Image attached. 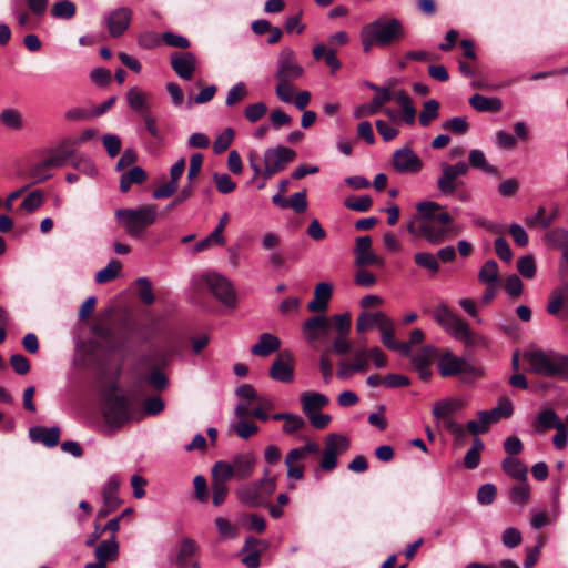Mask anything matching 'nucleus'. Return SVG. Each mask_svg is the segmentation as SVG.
<instances>
[{
    "instance_id": "nucleus-1",
    "label": "nucleus",
    "mask_w": 568,
    "mask_h": 568,
    "mask_svg": "<svg viewBox=\"0 0 568 568\" xmlns=\"http://www.w3.org/2000/svg\"><path fill=\"white\" fill-rule=\"evenodd\" d=\"M303 74L304 68L298 63L295 52L288 47L283 48L278 53L274 74L277 81L275 93L282 102L293 103L294 82L300 80Z\"/></svg>"
},
{
    "instance_id": "nucleus-2",
    "label": "nucleus",
    "mask_w": 568,
    "mask_h": 568,
    "mask_svg": "<svg viewBox=\"0 0 568 568\" xmlns=\"http://www.w3.org/2000/svg\"><path fill=\"white\" fill-rule=\"evenodd\" d=\"M405 37L403 23L396 19H377L362 30L363 50L368 52L374 45L388 47Z\"/></svg>"
},
{
    "instance_id": "nucleus-3",
    "label": "nucleus",
    "mask_w": 568,
    "mask_h": 568,
    "mask_svg": "<svg viewBox=\"0 0 568 568\" xmlns=\"http://www.w3.org/2000/svg\"><path fill=\"white\" fill-rule=\"evenodd\" d=\"M114 215L131 237L140 239L146 229L155 223L158 212L155 204H144L135 209H118Z\"/></svg>"
},
{
    "instance_id": "nucleus-4",
    "label": "nucleus",
    "mask_w": 568,
    "mask_h": 568,
    "mask_svg": "<svg viewBox=\"0 0 568 568\" xmlns=\"http://www.w3.org/2000/svg\"><path fill=\"white\" fill-rule=\"evenodd\" d=\"M131 400L119 394V386L112 383L103 394V416L105 420L115 427H120L132 418Z\"/></svg>"
},
{
    "instance_id": "nucleus-5",
    "label": "nucleus",
    "mask_w": 568,
    "mask_h": 568,
    "mask_svg": "<svg viewBox=\"0 0 568 568\" xmlns=\"http://www.w3.org/2000/svg\"><path fill=\"white\" fill-rule=\"evenodd\" d=\"M140 363L145 368L140 375L141 382L158 392H162L169 386V378L163 372L170 363L169 354L162 351H155L143 355L140 358Z\"/></svg>"
},
{
    "instance_id": "nucleus-6",
    "label": "nucleus",
    "mask_w": 568,
    "mask_h": 568,
    "mask_svg": "<svg viewBox=\"0 0 568 568\" xmlns=\"http://www.w3.org/2000/svg\"><path fill=\"white\" fill-rule=\"evenodd\" d=\"M268 475L270 470L266 468L262 479L240 487L236 491L239 500L248 507H262L266 505V501L274 494L276 488L275 478Z\"/></svg>"
},
{
    "instance_id": "nucleus-7",
    "label": "nucleus",
    "mask_w": 568,
    "mask_h": 568,
    "mask_svg": "<svg viewBox=\"0 0 568 568\" xmlns=\"http://www.w3.org/2000/svg\"><path fill=\"white\" fill-rule=\"evenodd\" d=\"M437 369L444 378L459 376L464 382L468 378H477L483 374L479 367L450 351H445L438 356Z\"/></svg>"
},
{
    "instance_id": "nucleus-8",
    "label": "nucleus",
    "mask_w": 568,
    "mask_h": 568,
    "mask_svg": "<svg viewBox=\"0 0 568 568\" xmlns=\"http://www.w3.org/2000/svg\"><path fill=\"white\" fill-rule=\"evenodd\" d=\"M418 213V235L425 237L432 244H439L445 240L447 227L437 226L433 219V212L443 209L440 204L433 201H423L416 206Z\"/></svg>"
},
{
    "instance_id": "nucleus-9",
    "label": "nucleus",
    "mask_w": 568,
    "mask_h": 568,
    "mask_svg": "<svg viewBox=\"0 0 568 568\" xmlns=\"http://www.w3.org/2000/svg\"><path fill=\"white\" fill-rule=\"evenodd\" d=\"M532 372L548 377L562 375L568 371V357L556 355L548 356L545 352L538 349L525 354Z\"/></svg>"
},
{
    "instance_id": "nucleus-10",
    "label": "nucleus",
    "mask_w": 568,
    "mask_h": 568,
    "mask_svg": "<svg viewBox=\"0 0 568 568\" xmlns=\"http://www.w3.org/2000/svg\"><path fill=\"white\" fill-rule=\"evenodd\" d=\"M197 285L205 286L223 305L235 307L236 293L232 283L225 276L215 272H207L200 277Z\"/></svg>"
},
{
    "instance_id": "nucleus-11",
    "label": "nucleus",
    "mask_w": 568,
    "mask_h": 568,
    "mask_svg": "<svg viewBox=\"0 0 568 568\" xmlns=\"http://www.w3.org/2000/svg\"><path fill=\"white\" fill-rule=\"evenodd\" d=\"M349 439L341 434L331 433L324 439V449L320 460V469L333 471L338 465V457L349 449Z\"/></svg>"
},
{
    "instance_id": "nucleus-12",
    "label": "nucleus",
    "mask_w": 568,
    "mask_h": 568,
    "mask_svg": "<svg viewBox=\"0 0 568 568\" xmlns=\"http://www.w3.org/2000/svg\"><path fill=\"white\" fill-rule=\"evenodd\" d=\"M295 158L296 152L284 145L266 149L263 155V180L267 181L284 171Z\"/></svg>"
},
{
    "instance_id": "nucleus-13",
    "label": "nucleus",
    "mask_w": 568,
    "mask_h": 568,
    "mask_svg": "<svg viewBox=\"0 0 568 568\" xmlns=\"http://www.w3.org/2000/svg\"><path fill=\"white\" fill-rule=\"evenodd\" d=\"M321 453V446L315 440H307L305 445L291 449L285 456L286 476L290 479L301 480L304 478L305 465L300 462L310 454Z\"/></svg>"
},
{
    "instance_id": "nucleus-14",
    "label": "nucleus",
    "mask_w": 568,
    "mask_h": 568,
    "mask_svg": "<svg viewBox=\"0 0 568 568\" xmlns=\"http://www.w3.org/2000/svg\"><path fill=\"white\" fill-rule=\"evenodd\" d=\"M462 406L463 405L460 402L442 399L438 400L433 407L434 417L436 419H442L445 428L458 440H462L466 436V430L463 425L452 419L450 415L459 410Z\"/></svg>"
},
{
    "instance_id": "nucleus-15",
    "label": "nucleus",
    "mask_w": 568,
    "mask_h": 568,
    "mask_svg": "<svg viewBox=\"0 0 568 568\" xmlns=\"http://www.w3.org/2000/svg\"><path fill=\"white\" fill-rule=\"evenodd\" d=\"M329 332L331 321L325 315L312 316L302 324L304 339L315 349L326 342Z\"/></svg>"
},
{
    "instance_id": "nucleus-16",
    "label": "nucleus",
    "mask_w": 568,
    "mask_h": 568,
    "mask_svg": "<svg viewBox=\"0 0 568 568\" xmlns=\"http://www.w3.org/2000/svg\"><path fill=\"white\" fill-rule=\"evenodd\" d=\"M392 164L402 174H416L424 165L422 159L409 146L396 150L392 158Z\"/></svg>"
},
{
    "instance_id": "nucleus-17",
    "label": "nucleus",
    "mask_w": 568,
    "mask_h": 568,
    "mask_svg": "<svg viewBox=\"0 0 568 568\" xmlns=\"http://www.w3.org/2000/svg\"><path fill=\"white\" fill-rule=\"evenodd\" d=\"M270 377L276 382L291 383L294 379V356L284 349L274 359L270 368Z\"/></svg>"
},
{
    "instance_id": "nucleus-18",
    "label": "nucleus",
    "mask_w": 568,
    "mask_h": 568,
    "mask_svg": "<svg viewBox=\"0 0 568 568\" xmlns=\"http://www.w3.org/2000/svg\"><path fill=\"white\" fill-rule=\"evenodd\" d=\"M546 311L558 320H568V283H560L550 292Z\"/></svg>"
},
{
    "instance_id": "nucleus-19",
    "label": "nucleus",
    "mask_w": 568,
    "mask_h": 568,
    "mask_svg": "<svg viewBox=\"0 0 568 568\" xmlns=\"http://www.w3.org/2000/svg\"><path fill=\"white\" fill-rule=\"evenodd\" d=\"M197 59L190 51H176L170 57L173 71L183 80H191L196 69Z\"/></svg>"
},
{
    "instance_id": "nucleus-20",
    "label": "nucleus",
    "mask_w": 568,
    "mask_h": 568,
    "mask_svg": "<svg viewBox=\"0 0 568 568\" xmlns=\"http://www.w3.org/2000/svg\"><path fill=\"white\" fill-rule=\"evenodd\" d=\"M437 349L430 345L423 346L417 354L412 356V364L414 368L418 372L419 378L424 382L429 381L432 377V371L429 369V365L432 362L437 358Z\"/></svg>"
},
{
    "instance_id": "nucleus-21",
    "label": "nucleus",
    "mask_w": 568,
    "mask_h": 568,
    "mask_svg": "<svg viewBox=\"0 0 568 568\" xmlns=\"http://www.w3.org/2000/svg\"><path fill=\"white\" fill-rule=\"evenodd\" d=\"M131 19L132 11L128 7H121L112 11L106 19L110 34L114 38L121 37L129 28Z\"/></svg>"
},
{
    "instance_id": "nucleus-22",
    "label": "nucleus",
    "mask_w": 568,
    "mask_h": 568,
    "mask_svg": "<svg viewBox=\"0 0 568 568\" xmlns=\"http://www.w3.org/2000/svg\"><path fill=\"white\" fill-rule=\"evenodd\" d=\"M514 413L513 403L508 397H501L498 405L490 410H480L478 413L479 423L490 425L501 418H509Z\"/></svg>"
},
{
    "instance_id": "nucleus-23",
    "label": "nucleus",
    "mask_w": 568,
    "mask_h": 568,
    "mask_svg": "<svg viewBox=\"0 0 568 568\" xmlns=\"http://www.w3.org/2000/svg\"><path fill=\"white\" fill-rule=\"evenodd\" d=\"M379 331L382 343L386 348L399 352L406 357L410 356L409 344L395 338L394 323L390 318H388L387 323H385Z\"/></svg>"
},
{
    "instance_id": "nucleus-24",
    "label": "nucleus",
    "mask_w": 568,
    "mask_h": 568,
    "mask_svg": "<svg viewBox=\"0 0 568 568\" xmlns=\"http://www.w3.org/2000/svg\"><path fill=\"white\" fill-rule=\"evenodd\" d=\"M332 294L333 285L331 283H318L314 290V298L307 304V310L312 313H324L328 307Z\"/></svg>"
},
{
    "instance_id": "nucleus-25",
    "label": "nucleus",
    "mask_w": 568,
    "mask_h": 568,
    "mask_svg": "<svg viewBox=\"0 0 568 568\" xmlns=\"http://www.w3.org/2000/svg\"><path fill=\"white\" fill-rule=\"evenodd\" d=\"M29 437L34 443H41L45 447L52 448L59 444L60 428L57 426L50 428L34 426L29 429Z\"/></svg>"
},
{
    "instance_id": "nucleus-26",
    "label": "nucleus",
    "mask_w": 568,
    "mask_h": 568,
    "mask_svg": "<svg viewBox=\"0 0 568 568\" xmlns=\"http://www.w3.org/2000/svg\"><path fill=\"white\" fill-rule=\"evenodd\" d=\"M442 174L437 180V189L445 196L454 195L460 186H464V181L459 180V178L447 169V166L442 163L440 164Z\"/></svg>"
},
{
    "instance_id": "nucleus-27",
    "label": "nucleus",
    "mask_w": 568,
    "mask_h": 568,
    "mask_svg": "<svg viewBox=\"0 0 568 568\" xmlns=\"http://www.w3.org/2000/svg\"><path fill=\"white\" fill-rule=\"evenodd\" d=\"M266 546V544L253 536H250L245 539L244 546L241 550V554H246L242 557V562L247 568H258L261 565V550L256 549L258 546Z\"/></svg>"
},
{
    "instance_id": "nucleus-28",
    "label": "nucleus",
    "mask_w": 568,
    "mask_h": 568,
    "mask_svg": "<svg viewBox=\"0 0 568 568\" xmlns=\"http://www.w3.org/2000/svg\"><path fill=\"white\" fill-rule=\"evenodd\" d=\"M281 347V341L273 334L262 333L258 342L251 348V353L255 356L267 357Z\"/></svg>"
},
{
    "instance_id": "nucleus-29",
    "label": "nucleus",
    "mask_w": 568,
    "mask_h": 568,
    "mask_svg": "<svg viewBox=\"0 0 568 568\" xmlns=\"http://www.w3.org/2000/svg\"><path fill=\"white\" fill-rule=\"evenodd\" d=\"M388 316L384 314L383 312H362L356 321V329L358 333H365L375 326L378 327V329L385 325L388 321Z\"/></svg>"
},
{
    "instance_id": "nucleus-30",
    "label": "nucleus",
    "mask_w": 568,
    "mask_h": 568,
    "mask_svg": "<svg viewBox=\"0 0 568 568\" xmlns=\"http://www.w3.org/2000/svg\"><path fill=\"white\" fill-rule=\"evenodd\" d=\"M255 457L250 454H239L236 455L233 460L231 462V465L234 467V475L236 479H246L248 478L255 467Z\"/></svg>"
},
{
    "instance_id": "nucleus-31",
    "label": "nucleus",
    "mask_w": 568,
    "mask_h": 568,
    "mask_svg": "<svg viewBox=\"0 0 568 568\" xmlns=\"http://www.w3.org/2000/svg\"><path fill=\"white\" fill-rule=\"evenodd\" d=\"M100 566H106L108 562L115 561L119 556V544L114 537L110 540H102L94 551Z\"/></svg>"
},
{
    "instance_id": "nucleus-32",
    "label": "nucleus",
    "mask_w": 568,
    "mask_h": 568,
    "mask_svg": "<svg viewBox=\"0 0 568 568\" xmlns=\"http://www.w3.org/2000/svg\"><path fill=\"white\" fill-rule=\"evenodd\" d=\"M302 408L305 415L315 413L329 403L326 395L316 392H305L301 395Z\"/></svg>"
},
{
    "instance_id": "nucleus-33",
    "label": "nucleus",
    "mask_w": 568,
    "mask_h": 568,
    "mask_svg": "<svg viewBox=\"0 0 568 568\" xmlns=\"http://www.w3.org/2000/svg\"><path fill=\"white\" fill-rule=\"evenodd\" d=\"M74 153L75 146L72 144L71 140H64L58 145L54 152L48 156L47 164H51L54 168L62 166L74 156Z\"/></svg>"
},
{
    "instance_id": "nucleus-34",
    "label": "nucleus",
    "mask_w": 568,
    "mask_h": 568,
    "mask_svg": "<svg viewBox=\"0 0 568 568\" xmlns=\"http://www.w3.org/2000/svg\"><path fill=\"white\" fill-rule=\"evenodd\" d=\"M469 104L478 112H499L503 108V102L496 97H485L476 93L469 99Z\"/></svg>"
},
{
    "instance_id": "nucleus-35",
    "label": "nucleus",
    "mask_w": 568,
    "mask_h": 568,
    "mask_svg": "<svg viewBox=\"0 0 568 568\" xmlns=\"http://www.w3.org/2000/svg\"><path fill=\"white\" fill-rule=\"evenodd\" d=\"M148 175L141 166H132L120 176V191L126 193L133 184H142Z\"/></svg>"
},
{
    "instance_id": "nucleus-36",
    "label": "nucleus",
    "mask_w": 568,
    "mask_h": 568,
    "mask_svg": "<svg viewBox=\"0 0 568 568\" xmlns=\"http://www.w3.org/2000/svg\"><path fill=\"white\" fill-rule=\"evenodd\" d=\"M313 57L316 61L324 60L325 64L331 68L332 72L341 69L342 64L336 55L334 49H327L325 44L321 43L313 48Z\"/></svg>"
},
{
    "instance_id": "nucleus-37",
    "label": "nucleus",
    "mask_w": 568,
    "mask_h": 568,
    "mask_svg": "<svg viewBox=\"0 0 568 568\" xmlns=\"http://www.w3.org/2000/svg\"><path fill=\"white\" fill-rule=\"evenodd\" d=\"M503 470L518 481H527V467L525 464L514 457H507L501 463Z\"/></svg>"
},
{
    "instance_id": "nucleus-38",
    "label": "nucleus",
    "mask_w": 568,
    "mask_h": 568,
    "mask_svg": "<svg viewBox=\"0 0 568 568\" xmlns=\"http://www.w3.org/2000/svg\"><path fill=\"white\" fill-rule=\"evenodd\" d=\"M562 424L559 416L552 409H544L541 410L536 420L534 422V427L536 432L544 433L547 429H555Z\"/></svg>"
},
{
    "instance_id": "nucleus-39",
    "label": "nucleus",
    "mask_w": 568,
    "mask_h": 568,
    "mask_svg": "<svg viewBox=\"0 0 568 568\" xmlns=\"http://www.w3.org/2000/svg\"><path fill=\"white\" fill-rule=\"evenodd\" d=\"M199 551L196 541L192 538H184L180 545L176 556V565L180 568H186L190 564V558Z\"/></svg>"
},
{
    "instance_id": "nucleus-40",
    "label": "nucleus",
    "mask_w": 568,
    "mask_h": 568,
    "mask_svg": "<svg viewBox=\"0 0 568 568\" xmlns=\"http://www.w3.org/2000/svg\"><path fill=\"white\" fill-rule=\"evenodd\" d=\"M468 161L470 166L479 169L487 174H491L495 176L500 175L499 170L487 162L486 156L481 150H471L469 153Z\"/></svg>"
},
{
    "instance_id": "nucleus-41",
    "label": "nucleus",
    "mask_w": 568,
    "mask_h": 568,
    "mask_svg": "<svg viewBox=\"0 0 568 568\" xmlns=\"http://www.w3.org/2000/svg\"><path fill=\"white\" fill-rule=\"evenodd\" d=\"M234 467L229 462H216L212 467V481L227 485V481L235 478Z\"/></svg>"
},
{
    "instance_id": "nucleus-42",
    "label": "nucleus",
    "mask_w": 568,
    "mask_h": 568,
    "mask_svg": "<svg viewBox=\"0 0 568 568\" xmlns=\"http://www.w3.org/2000/svg\"><path fill=\"white\" fill-rule=\"evenodd\" d=\"M499 267L495 260L486 261L479 270L478 281L484 284L499 282Z\"/></svg>"
},
{
    "instance_id": "nucleus-43",
    "label": "nucleus",
    "mask_w": 568,
    "mask_h": 568,
    "mask_svg": "<svg viewBox=\"0 0 568 568\" xmlns=\"http://www.w3.org/2000/svg\"><path fill=\"white\" fill-rule=\"evenodd\" d=\"M119 486L120 484L115 478H110L103 488V504H105L110 508L118 509L122 503L118 497Z\"/></svg>"
},
{
    "instance_id": "nucleus-44",
    "label": "nucleus",
    "mask_w": 568,
    "mask_h": 568,
    "mask_svg": "<svg viewBox=\"0 0 568 568\" xmlns=\"http://www.w3.org/2000/svg\"><path fill=\"white\" fill-rule=\"evenodd\" d=\"M440 104L437 100H428L424 102L423 110L419 113V124L424 128L428 126L434 120L439 116Z\"/></svg>"
},
{
    "instance_id": "nucleus-45",
    "label": "nucleus",
    "mask_w": 568,
    "mask_h": 568,
    "mask_svg": "<svg viewBox=\"0 0 568 568\" xmlns=\"http://www.w3.org/2000/svg\"><path fill=\"white\" fill-rule=\"evenodd\" d=\"M126 100L130 108L138 112L140 115H143L145 111H149V105L145 101V97L139 88H131L128 91Z\"/></svg>"
},
{
    "instance_id": "nucleus-46",
    "label": "nucleus",
    "mask_w": 568,
    "mask_h": 568,
    "mask_svg": "<svg viewBox=\"0 0 568 568\" xmlns=\"http://www.w3.org/2000/svg\"><path fill=\"white\" fill-rule=\"evenodd\" d=\"M122 270V263L119 260H111L109 264L100 270L95 275V281L99 284H105L113 281Z\"/></svg>"
},
{
    "instance_id": "nucleus-47",
    "label": "nucleus",
    "mask_w": 568,
    "mask_h": 568,
    "mask_svg": "<svg viewBox=\"0 0 568 568\" xmlns=\"http://www.w3.org/2000/svg\"><path fill=\"white\" fill-rule=\"evenodd\" d=\"M414 262L417 266L427 270L432 275L439 271L437 257L429 252H417L414 255Z\"/></svg>"
},
{
    "instance_id": "nucleus-48",
    "label": "nucleus",
    "mask_w": 568,
    "mask_h": 568,
    "mask_svg": "<svg viewBox=\"0 0 568 568\" xmlns=\"http://www.w3.org/2000/svg\"><path fill=\"white\" fill-rule=\"evenodd\" d=\"M546 240L552 247L564 251L568 247V230L555 227L546 234Z\"/></svg>"
},
{
    "instance_id": "nucleus-49",
    "label": "nucleus",
    "mask_w": 568,
    "mask_h": 568,
    "mask_svg": "<svg viewBox=\"0 0 568 568\" xmlns=\"http://www.w3.org/2000/svg\"><path fill=\"white\" fill-rule=\"evenodd\" d=\"M75 4L69 0H61L53 4L51 14L58 19H72L75 14Z\"/></svg>"
},
{
    "instance_id": "nucleus-50",
    "label": "nucleus",
    "mask_w": 568,
    "mask_h": 568,
    "mask_svg": "<svg viewBox=\"0 0 568 568\" xmlns=\"http://www.w3.org/2000/svg\"><path fill=\"white\" fill-rule=\"evenodd\" d=\"M331 329L335 328L337 335H348L351 331L352 317L349 313L336 314L331 318Z\"/></svg>"
},
{
    "instance_id": "nucleus-51",
    "label": "nucleus",
    "mask_w": 568,
    "mask_h": 568,
    "mask_svg": "<svg viewBox=\"0 0 568 568\" xmlns=\"http://www.w3.org/2000/svg\"><path fill=\"white\" fill-rule=\"evenodd\" d=\"M344 205L352 211L367 212L373 205V199L369 195H363L359 197L348 196L344 201Z\"/></svg>"
},
{
    "instance_id": "nucleus-52",
    "label": "nucleus",
    "mask_w": 568,
    "mask_h": 568,
    "mask_svg": "<svg viewBox=\"0 0 568 568\" xmlns=\"http://www.w3.org/2000/svg\"><path fill=\"white\" fill-rule=\"evenodd\" d=\"M530 498V488L527 481H519L510 489V499L518 505H525Z\"/></svg>"
},
{
    "instance_id": "nucleus-53",
    "label": "nucleus",
    "mask_w": 568,
    "mask_h": 568,
    "mask_svg": "<svg viewBox=\"0 0 568 568\" xmlns=\"http://www.w3.org/2000/svg\"><path fill=\"white\" fill-rule=\"evenodd\" d=\"M243 525L247 530L254 531L256 534H262L266 529V520L262 516L254 513L245 514L243 516Z\"/></svg>"
},
{
    "instance_id": "nucleus-54",
    "label": "nucleus",
    "mask_w": 568,
    "mask_h": 568,
    "mask_svg": "<svg viewBox=\"0 0 568 568\" xmlns=\"http://www.w3.org/2000/svg\"><path fill=\"white\" fill-rule=\"evenodd\" d=\"M443 129L452 132L453 134L463 135L469 129V123L464 116H455L443 123Z\"/></svg>"
},
{
    "instance_id": "nucleus-55",
    "label": "nucleus",
    "mask_w": 568,
    "mask_h": 568,
    "mask_svg": "<svg viewBox=\"0 0 568 568\" xmlns=\"http://www.w3.org/2000/svg\"><path fill=\"white\" fill-rule=\"evenodd\" d=\"M347 336L348 335H337L332 345L325 348V351H328V354L334 353L339 356L349 354L352 352V343Z\"/></svg>"
},
{
    "instance_id": "nucleus-56",
    "label": "nucleus",
    "mask_w": 568,
    "mask_h": 568,
    "mask_svg": "<svg viewBox=\"0 0 568 568\" xmlns=\"http://www.w3.org/2000/svg\"><path fill=\"white\" fill-rule=\"evenodd\" d=\"M247 95L248 91L245 83L239 82L235 85H233L227 92L225 104L227 106H234L239 102L243 101Z\"/></svg>"
},
{
    "instance_id": "nucleus-57",
    "label": "nucleus",
    "mask_w": 568,
    "mask_h": 568,
    "mask_svg": "<svg viewBox=\"0 0 568 568\" xmlns=\"http://www.w3.org/2000/svg\"><path fill=\"white\" fill-rule=\"evenodd\" d=\"M234 135H235V132L233 129L231 128H227L225 129L214 141L213 143V151L216 153V154H222L224 153L229 148L230 145L232 144L233 142V139H234Z\"/></svg>"
},
{
    "instance_id": "nucleus-58",
    "label": "nucleus",
    "mask_w": 568,
    "mask_h": 568,
    "mask_svg": "<svg viewBox=\"0 0 568 568\" xmlns=\"http://www.w3.org/2000/svg\"><path fill=\"white\" fill-rule=\"evenodd\" d=\"M457 316L448 308L446 304H439L434 311L435 321L445 329L453 324Z\"/></svg>"
},
{
    "instance_id": "nucleus-59",
    "label": "nucleus",
    "mask_w": 568,
    "mask_h": 568,
    "mask_svg": "<svg viewBox=\"0 0 568 568\" xmlns=\"http://www.w3.org/2000/svg\"><path fill=\"white\" fill-rule=\"evenodd\" d=\"M43 203V193L40 190L32 191L22 201L20 209L32 213L38 210Z\"/></svg>"
},
{
    "instance_id": "nucleus-60",
    "label": "nucleus",
    "mask_w": 568,
    "mask_h": 568,
    "mask_svg": "<svg viewBox=\"0 0 568 568\" xmlns=\"http://www.w3.org/2000/svg\"><path fill=\"white\" fill-rule=\"evenodd\" d=\"M267 112V105L264 102L248 104L244 110V116L251 123L260 121Z\"/></svg>"
},
{
    "instance_id": "nucleus-61",
    "label": "nucleus",
    "mask_w": 568,
    "mask_h": 568,
    "mask_svg": "<svg viewBox=\"0 0 568 568\" xmlns=\"http://www.w3.org/2000/svg\"><path fill=\"white\" fill-rule=\"evenodd\" d=\"M213 181L215 183L216 190L222 194L232 193L236 189V183L226 173H214Z\"/></svg>"
},
{
    "instance_id": "nucleus-62",
    "label": "nucleus",
    "mask_w": 568,
    "mask_h": 568,
    "mask_svg": "<svg viewBox=\"0 0 568 568\" xmlns=\"http://www.w3.org/2000/svg\"><path fill=\"white\" fill-rule=\"evenodd\" d=\"M0 120L3 125L18 130L22 126L21 114L14 109H6L0 114Z\"/></svg>"
},
{
    "instance_id": "nucleus-63",
    "label": "nucleus",
    "mask_w": 568,
    "mask_h": 568,
    "mask_svg": "<svg viewBox=\"0 0 568 568\" xmlns=\"http://www.w3.org/2000/svg\"><path fill=\"white\" fill-rule=\"evenodd\" d=\"M517 270L521 276L532 278L536 274V263L531 255L521 256L517 261Z\"/></svg>"
},
{
    "instance_id": "nucleus-64",
    "label": "nucleus",
    "mask_w": 568,
    "mask_h": 568,
    "mask_svg": "<svg viewBox=\"0 0 568 568\" xmlns=\"http://www.w3.org/2000/svg\"><path fill=\"white\" fill-rule=\"evenodd\" d=\"M497 496V488L494 484H484L477 491V501L480 505H490L494 503Z\"/></svg>"
}]
</instances>
